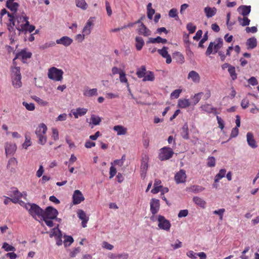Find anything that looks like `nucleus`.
I'll return each instance as SVG.
<instances>
[{"label": "nucleus", "instance_id": "1", "mask_svg": "<svg viewBox=\"0 0 259 259\" xmlns=\"http://www.w3.org/2000/svg\"><path fill=\"white\" fill-rule=\"evenodd\" d=\"M15 17L16 29L19 31V34L21 33H27V26L29 25L28 17L24 13L20 16L16 15Z\"/></svg>", "mask_w": 259, "mask_h": 259}, {"label": "nucleus", "instance_id": "2", "mask_svg": "<svg viewBox=\"0 0 259 259\" xmlns=\"http://www.w3.org/2000/svg\"><path fill=\"white\" fill-rule=\"evenodd\" d=\"M48 128L45 124L40 123L35 130V134L38 139V143L44 145L47 142L46 135Z\"/></svg>", "mask_w": 259, "mask_h": 259}, {"label": "nucleus", "instance_id": "3", "mask_svg": "<svg viewBox=\"0 0 259 259\" xmlns=\"http://www.w3.org/2000/svg\"><path fill=\"white\" fill-rule=\"evenodd\" d=\"M223 40L221 38L216 39L214 42H210L207 47L205 55L209 56L211 54H215L223 47Z\"/></svg>", "mask_w": 259, "mask_h": 259}, {"label": "nucleus", "instance_id": "4", "mask_svg": "<svg viewBox=\"0 0 259 259\" xmlns=\"http://www.w3.org/2000/svg\"><path fill=\"white\" fill-rule=\"evenodd\" d=\"M63 74L64 72L62 69L55 67H52L48 70V76L50 79L59 81L63 79Z\"/></svg>", "mask_w": 259, "mask_h": 259}, {"label": "nucleus", "instance_id": "5", "mask_svg": "<svg viewBox=\"0 0 259 259\" xmlns=\"http://www.w3.org/2000/svg\"><path fill=\"white\" fill-rule=\"evenodd\" d=\"M29 207L25 205V208L28 211L29 214L33 218H41L43 209L38 205L34 203H28Z\"/></svg>", "mask_w": 259, "mask_h": 259}, {"label": "nucleus", "instance_id": "6", "mask_svg": "<svg viewBox=\"0 0 259 259\" xmlns=\"http://www.w3.org/2000/svg\"><path fill=\"white\" fill-rule=\"evenodd\" d=\"M174 154L173 150L168 147H164L160 149L159 159L161 161L166 160L171 158Z\"/></svg>", "mask_w": 259, "mask_h": 259}, {"label": "nucleus", "instance_id": "7", "mask_svg": "<svg viewBox=\"0 0 259 259\" xmlns=\"http://www.w3.org/2000/svg\"><path fill=\"white\" fill-rule=\"evenodd\" d=\"M58 214V210L56 208L52 206H48L45 210H43L41 218L57 219Z\"/></svg>", "mask_w": 259, "mask_h": 259}, {"label": "nucleus", "instance_id": "8", "mask_svg": "<svg viewBox=\"0 0 259 259\" xmlns=\"http://www.w3.org/2000/svg\"><path fill=\"white\" fill-rule=\"evenodd\" d=\"M158 226L161 229L166 231H169L171 227L170 222L161 215H158L157 217Z\"/></svg>", "mask_w": 259, "mask_h": 259}, {"label": "nucleus", "instance_id": "9", "mask_svg": "<svg viewBox=\"0 0 259 259\" xmlns=\"http://www.w3.org/2000/svg\"><path fill=\"white\" fill-rule=\"evenodd\" d=\"M31 56L32 53L27 51V49H23L16 54L15 57L13 60V63L15 64V60L19 58L21 59L23 62L25 63V60L27 59L30 58Z\"/></svg>", "mask_w": 259, "mask_h": 259}, {"label": "nucleus", "instance_id": "10", "mask_svg": "<svg viewBox=\"0 0 259 259\" xmlns=\"http://www.w3.org/2000/svg\"><path fill=\"white\" fill-rule=\"evenodd\" d=\"M84 197L80 190H76L72 195V203L74 205L80 204L83 201Z\"/></svg>", "mask_w": 259, "mask_h": 259}, {"label": "nucleus", "instance_id": "11", "mask_svg": "<svg viewBox=\"0 0 259 259\" xmlns=\"http://www.w3.org/2000/svg\"><path fill=\"white\" fill-rule=\"evenodd\" d=\"M160 208V203L158 199L152 198L150 201V211L153 215L156 214Z\"/></svg>", "mask_w": 259, "mask_h": 259}, {"label": "nucleus", "instance_id": "12", "mask_svg": "<svg viewBox=\"0 0 259 259\" xmlns=\"http://www.w3.org/2000/svg\"><path fill=\"white\" fill-rule=\"evenodd\" d=\"M187 175L185 170L181 169L175 176V180L177 184L183 183L186 182Z\"/></svg>", "mask_w": 259, "mask_h": 259}, {"label": "nucleus", "instance_id": "13", "mask_svg": "<svg viewBox=\"0 0 259 259\" xmlns=\"http://www.w3.org/2000/svg\"><path fill=\"white\" fill-rule=\"evenodd\" d=\"M94 17H90L83 27L82 33L86 34V35H89L91 32V30L94 24Z\"/></svg>", "mask_w": 259, "mask_h": 259}, {"label": "nucleus", "instance_id": "14", "mask_svg": "<svg viewBox=\"0 0 259 259\" xmlns=\"http://www.w3.org/2000/svg\"><path fill=\"white\" fill-rule=\"evenodd\" d=\"M9 23L7 24V27L10 33H15L14 26L16 27L15 20L14 14L8 13Z\"/></svg>", "mask_w": 259, "mask_h": 259}, {"label": "nucleus", "instance_id": "15", "mask_svg": "<svg viewBox=\"0 0 259 259\" xmlns=\"http://www.w3.org/2000/svg\"><path fill=\"white\" fill-rule=\"evenodd\" d=\"M11 193L10 196L12 197L11 199V201L15 204L19 202V200H20L23 195V194L17 189H15V190L12 191Z\"/></svg>", "mask_w": 259, "mask_h": 259}, {"label": "nucleus", "instance_id": "16", "mask_svg": "<svg viewBox=\"0 0 259 259\" xmlns=\"http://www.w3.org/2000/svg\"><path fill=\"white\" fill-rule=\"evenodd\" d=\"M167 50V47H163L161 49L157 50V52L162 57L166 58L167 64H170L171 62V58L170 55L168 54Z\"/></svg>", "mask_w": 259, "mask_h": 259}, {"label": "nucleus", "instance_id": "17", "mask_svg": "<svg viewBox=\"0 0 259 259\" xmlns=\"http://www.w3.org/2000/svg\"><path fill=\"white\" fill-rule=\"evenodd\" d=\"M73 42V39L67 36H64L56 40L57 44L62 45L65 47L69 46Z\"/></svg>", "mask_w": 259, "mask_h": 259}, {"label": "nucleus", "instance_id": "18", "mask_svg": "<svg viewBox=\"0 0 259 259\" xmlns=\"http://www.w3.org/2000/svg\"><path fill=\"white\" fill-rule=\"evenodd\" d=\"M137 31L139 34L143 35L144 36H148L151 33V31L143 23H141Z\"/></svg>", "mask_w": 259, "mask_h": 259}, {"label": "nucleus", "instance_id": "19", "mask_svg": "<svg viewBox=\"0 0 259 259\" xmlns=\"http://www.w3.org/2000/svg\"><path fill=\"white\" fill-rule=\"evenodd\" d=\"M77 215L79 219L82 221L81 225L82 227H86L89 218L87 217L85 212L82 209H79L77 211Z\"/></svg>", "mask_w": 259, "mask_h": 259}, {"label": "nucleus", "instance_id": "20", "mask_svg": "<svg viewBox=\"0 0 259 259\" xmlns=\"http://www.w3.org/2000/svg\"><path fill=\"white\" fill-rule=\"evenodd\" d=\"M17 147L15 144L7 143L5 145V152L7 155H13L15 152Z\"/></svg>", "mask_w": 259, "mask_h": 259}, {"label": "nucleus", "instance_id": "21", "mask_svg": "<svg viewBox=\"0 0 259 259\" xmlns=\"http://www.w3.org/2000/svg\"><path fill=\"white\" fill-rule=\"evenodd\" d=\"M56 228L53 229V233L50 235V237L54 236L56 237V244L58 246H60L62 244V234L61 231L59 229H57L58 233L56 232Z\"/></svg>", "mask_w": 259, "mask_h": 259}, {"label": "nucleus", "instance_id": "22", "mask_svg": "<svg viewBox=\"0 0 259 259\" xmlns=\"http://www.w3.org/2000/svg\"><path fill=\"white\" fill-rule=\"evenodd\" d=\"M188 79H190L194 83H198L200 81L199 74L196 71L194 70L189 72L188 75Z\"/></svg>", "mask_w": 259, "mask_h": 259}, {"label": "nucleus", "instance_id": "23", "mask_svg": "<svg viewBox=\"0 0 259 259\" xmlns=\"http://www.w3.org/2000/svg\"><path fill=\"white\" fill-rule=\"evenodd\" d=\"M14 0H8L6 3V7L14 13H16L19 5L14 2Z\"/></svg>", "mask_w": 259, "mask_h": 259}, {"label": "nucleus", "instance_id": "24", "mask_svg": "<svg viewBox=\"0 0 259 259\" xmlns=\"http://www.w3.org/2000/svg\"><path fill=\"white\" fill-rule=\"evenodd\" d=\"M88 111V109L83 108H77L75 110H72L71 113L75 118H78V116H81L85 115Z\"/></svg>", "mask_w": 259, "mask_h": 259}, {"label": "nucleus", "instance_id": "25", "mask_svg": "<svg viewBox=\"0 0 259 259\" xmlns=\"http://www.w3.org/2000/svg\"><path fill=\"white\" fill-rule=\"evenodd\" d=\"M247 142L249 146L252 148L257 147L256 141L254 139L253 134L251 133H247L246 135Z\"/></svg>", "mask_w": 259, "mask_h": 259}, {"label": "nucleus", "instance_id": "26", "mask_svg": "<svg viewBox=\"0 0 259 259\" xmlns=\"http://www.w3.org/2000/svg\"><path fill=\"white\" fill-rule=\"evenodd\" d=\"M202 110L207 113H213L214 114L217 115L218 114L217 112V109L213 107L211 105L206 104L202 105L201 107Z\"/></svg>", "mask_w": 259, "mask_h": 259}, {"label": "nucleus", "instance_id": "27", "mask_svg": "<svg viewBox=\"0 0 259 259\" xmlns=\"http://www.w3.org/2000/svg\"><path fill=\"white\" fill-rule=\"evenodd\" d=\"M204 11L207 18L212 17L215 15L217 13V9L214 7L211 8L207 7L204 8Z\"/></svg>", "mask_w": 259, "mask_h": 259}, {"label": "nucleus", "instance_id": "28", "mask_svg": "<svg viewBox=\"0 0 259 259\" xmlns=\"http://www.w3.org/2000/svg\"><path fill=\"white\" fill-rule=\"evenodd\" d=\"M136 44L135 47L137 51L142 50L143 46L144 45V41L143 38L141 36H136L135 38Z\"/></svg>", "mask_w": 259, "mask_h": 259}, {"label": "nucleus", "instance_id": "29", "mask_svg": "<svg viewBox=\"0 0 259 259\" xmlns=\"http://www.w3.org/2000/svg\"><path fill=\"white\" fill-rule=\"evenodd\" d=\"M113 130L117 132V135H124L127 133V128L120 125L114 126Z\"/></svg>", "mask_w": 259, "mask_h": 259}, {"label": "nucleus", "instance_id": "30", "mask_svg": "<svg viewBox=\"0 0 259 259\" xmlns=\"http://www.w3.org/2000/svg\"><path fill=\"white\" fill-rule=\"evenodd\" d=\"M97 95V89L95 88L90 90L87 89L83 91V95L85 97H91Z\"/></svg>", "mask_w": 259, "mask_h": 259}, {"label": "nucleus", "instance_id": "31", "mask_svg": "<svg viewBox=\"0 0 259 259\" xmlns=\"http://www.w3.org/2000/svg\"><path fill=\"white\" fill-rule=\"evenodd\" d=\"M148 42L152 44L161 43L164 44L167 42V40L165 38H163L160 36H157L156 38H149Z\"/></svg>", "mask_w": 259, "mask_h": 259}, {"label": "nucleus", "instance_id": "32", "mask_svg": "<svg viewBox=\"0 0 259 259\" xmlns=\"http://www.w3.org/2000/svg\"><path fill=\"white\" fill-rule=\"evenodd\" d=\"M190 105V103L188 99H179L178 100V106L181 108H185L189 107Z\"/></svg>", "mask_w": 259, "mask_h": 259}, {"label": "nucleus", "instance_id": "33", "mask_svg": "<svg viewBox=\"0 0 259 259\" xmlns=\"http://www.w3.org/2000/svg\"><path fill=\"white\" fill-rule=\"evenodd\" d=\"M173 58L176 60V62L182 64L184 62V57L180 52H177L173 54Z\"/></svg>", "mask_w": 259, "mask_h": 259}, {"label": "nucleus", "instance_id": "34", "mask_svg": "<svg viewBox=\"0 0 259 259\" xmlns=\"http://www.w3.org/2000/svg\"><path fill=\"white\" fill-rule=\"evenodd\" d=\"M246 44L248 49H254L257 45L256 39L254 37L249 38L247 40Z\"/></svg>", "mask_w": 259, "mask_h": 259}, {"label": "nucleus", "instance_id": "35", "mask_svg": "<svg viewBox=\"0 0 259 259\" xmlns=\"http://www.w3.org/2000/svg\"><path fill=\"white\" fill-rule=\"evenodd\" d=\"M240 9L242 10L241 15L243 16H246L251 11V7L250 6H241L238 8V10Z\"/></svg>", "mask_w": 259, "mask_h": 259}, {"label": "nucleus", "instance_id": "36", "mask_svg": "<svg viewBox=\"0 0 259 259\" xmlns=\"http://www.w3.org/2000/svg\"><path fill=\"white\" fill-rule=\"evenodd\" d=\"M146 74V69L145 66H142L140 68H138L136 72V75L139 78L144 77Z\"/></svg>", "mask_w": 259, "mask_h": 259}, {"label": "nucleus", "instance_id": "37", "mask_svg": "<svg viewBox=\"0 0 259 259\" xmlns=\"http://www.w3.org/2000/svg\"><path fill=\"white\" fill-rule=\"evenodd\" d=\"M226 174V170L225 169H220L219 173L214 177V183H218L221 179L225 177Z\"/></svg>", "mask_w": 259, "mask_h": 259}, {"label": "nucleus", "instance_id": "38", "mask_svg": "<svg viewBox=\"0 0 259 259\" xmlns=\"http://www.w3.org/2000/svg\"><path fill=\"white\" fill-rule=\"evenodd\" d=\"M12 84L14 88H19L22 85L21 77H12Z\"/></svg>", "mask_w": 259, "mask_h": 259}, {"label": "nucleus", "instance_id": "39", "mask_svg": "<svg viewBox=\"0 0 259 259\" xmlns=\"http://www.w3.org/2000/svg\"><path fill=\"white\" fill-rule=\"evenodd\" d=\"M193 201L198 205L204 208L206 204L205 201L202 198L199 197H194L193 198Z\"/></svg>", "mask_w": 259, "mask_h": 259}, {"label": "nucleus", "instance_id": "40", "mask_svg": "<svg viewBox=\"0 0 259 259\" xmlns=\"http://www.w3.org/2000/svg\"><path fill=\"white\" fill-rule=\"evenodd\" d=\"M63 243L65 247L69 246L74 241V239L71 236L64 235Z\"/></svg>", "mask_w": 259, "mask_h": 259}, {"label": "nucleus", "instance_id": "41", "mask_svg": "<svg viewBox=\"0 0 259 259\" xmlns=\"http://www.w3.org/2000/svg\"><path fill=\"white\" fill-rule=\"evenodd\" d=\"M228 71L230 74V75L233 80H235L237 78V74L236 73L235 67L233 66H230Z\"/></svg>", "mask_w": 259, "mask_h": 259}, {"label": "nucleus", "instance_id": "42", "mask_svg": "<svg viewBox=\"0 0 259 259\" xmlns=\"http://www.w3.org/2000/svg\"><path fill=\"white\" fill-rule=\"evenodd\" d=\"M75 2L77 7L82 10H86L87 9L88 5L85 0H75Z\"/></svg>", "mask_w": 259, "mask_h": 259}, {"label": "nucleus", "instance_id": "43", "mask_svg": "<svg viewBox=\"0 0 259 259\" xmlns=\"http://www.w3.org/2000/svg\"><path fill=\"white\" fill-rule=\"evenodd\" d=\"M189 191H191L194 193H198L203 191L204 190V188L197 185H193L188 188Z\"/></svg>", "mask_w": 259, "mask_h": 259}, {"label": "nucleus", "instance_id": "44", "mask_svg": "<svg viewBox=\"0 0 259 259\" xmlns=\"http://www.w3.org/2000/svg\"><path fill=\"white\" fill-rule=\"evenodd\" d=\"M155 76L154 73L152 71L147 72V74L145 75V77L143 79V81H152L154 80Z\"/></svg>", "mask_w": 259, "mask_h": 259}, {"label": "nucleus", "instance_id": "45", "mask_svg": "<svg viewBox=\"0 0 259 259\" xmlns=\"http://www.w3.org/2000/svg\"><path fill=\"white\" fill-rule=\"evenodd\" d=\"M155 13V10L152 8L151 3H149L147 5V17L151 20L153 18V16Z\"/></svg>", "mask_w": 259, "mask_h": 259}, {"label": "nucleus", "instance_id": "46", "mask_svg": "<svg viewBox=\"0 0 259 259\" xmlns=\"http://www.w3.org/2000/svg\"><path fill=\"white\" fill-rule=\"evenodd\" d=\"M238 20L240 24L242 26L249 25L250 21V20L246 16H244L243 18L238 17Z\"/></svg>", "mask_w": 259, "mask_h": 259}, {"label": "nucleus", "instance_id": "47", "mask_svg": "<svg viewBox=\"0 0 259 259\" xmlns=\"http://www.w3.org/2000/svg\"><path fill=\"white\" fill-rule=\"evenodd\" d=\"M12 77H21L19 67L15 66L12 68Z\"/></svg>", "mask_w": 259, "mask_h": 259}, {"label": "nucleus", "instance_id": "48", "mask_svg": "<svg viewBox=\"0 0 259 259\" xmlns=\"http://www.w3.org/2000/svg\"><path fill=\"white\" fill-rule=\"evenodd\" d=\"M2 248L4 249L6 251H15L16 248L12 245H10L7 242H4L3 244Z\"/></svg>", "mask_w": 259, "mask_h": 259}, {"label": "nucleus", "instance_id": "49", "mask_svg": "<svg viewBox=\"0 0 259 259\" xmlns=\"http://www.w3.org/2000/svg\"><path fill=\"white\" fill-rule=\"evenodd\" d=\"M182 136L185 139H188L189 138V132H188V127L187 124H185L182 127Z\"/></svg>", "mask_w": 259, "mask_h": 259}, {"label": "nucleus", "instance_id": "50", "mask_svg": "<svg viewBox=\"0 0 259 259\" xmlns=\"http://www.w3.org/2000/svg\"><path fill=\"white\" fill-rule=\"evenodd\" d=\"M90 119L92 121V123L94 125H99L101 121V119L100 117L97 116L94 114L91 115Z\"/></svg>", "mask_w": 259, "mask_h": 259}, {"label": "nucleus", "instance_id": "51", "mask_svg": "<svg viewBox=\"0 0 259 259\" xmlns=\"http://www.w3.org/2000/svg\"><path fill=\"white\" fill-rule=\"evenodd\" d=\"M148 168V159L147 158H143L142 160V163L140 167V170L144 171H147Z\"/></svg>", "mask_w": 259, "mask_h": 259}, {"label": "nucleus", "instance_id": "52", "mask_svg": "<svg viewBox=\"0 0 259 259\" xmlns=\"http://www.w3.org/2000/svg\"><path fill=\"white\" fill-rule=\"evenodd\" d=\"M22 104L29 111H33L35 109V105L32 103H28L26 102H23Z\"/></svg>", "mask_w": 259, "mask_h": 259}, {"label": "nucleus", "instance_id": "53", "mask_svg": "<svg viewBox=\"0 0 259 259\" xmlns=\"http://www.w3.org/2000/svg\"><path fill=\"white\" fill-rule=\"evenodd\" d=\"M207 165L208 167H214L215 165V159L214 157L211 156L207 158Z\"/></svg>", "mask_w": 259, "mask_h": 259}, {"label": "nucleus", "instance_id": "54", "mask_svg": "<svg viewBox=\"0 0 259 259\" xmlns=\"http://www.w3.org/2000/svg\"><path fill=\"white\" fill-rule=\"evenodd\" d=\"M32 98L35 101H36L39 105H41L42 106H47L48 104V103L47 101L42 100L41 99L37 96H35Z\"/></svg>", "mask_w": 259, "mask_h": 259}, {"label": "nucleus", "instance_id": "55", "mask_svg": "<svg viewBox=\"0 0 259 259\" xmlns=\"http://www.w3.org/2000/svg\"><path fill=\"white\" fill-rule=\"evenodd\" d=\"M208 39V32L206 31L204 35L203 38L200 40V41L199 42L198 47L200 48H203L204 46L203 44Z\"/></svg>", "mask_w": 259, "mask_h": 259}, {"label": "nucleus", "instance_id": "56", "mask_svg": "<svg viewBox=\"0 0 259 259\" xmlns=\"http://www.w3.org/2000/svg\"><path fill=\"white\" fill-rule=\"evenodd\" d=\"M119 79L120 82L126 83H127V86H128V83L125 76V73L122 71H121L119 72Z\"/></svg>", "mask_w": 259, "mask_h": 259}, {"label": "nucleus", "instance_id": "57", "mask_svg": "<svg viewBox=\"0 0 259 259\" xmlns=\"http://www.w3.org/2000/svg\"><path fill=\"white\" fill-rule=\"evenodd\" d=\"M169 16L171 18H175L177 20L179 17L178 16V11L176 9H172L169 12Z\"/></svg>", "mask_w": 259, "mask_h": 259}, {"label": "nucleus", "instance_id": "58", "mask_svg": "<svg viewBox=\"0 0 259 259\" xmlns=\"http://www.w3.org/2000/svg\"><path fill=\"white\" fill-rule=\"evenodd\" d=\"M181 92L182 90L181 89L175 90L171 93L170 97L171 98L177 99L179 97Z\"/></svg>", "mask_w": 259, "mask_h": 259}, {"label": "nucleus", "instance_id": "59", "mask_svg": "<svg viewBox=\"0 0 259 259\" xmlns=\"http://www.w3.org/2000/svg\"><path fill=\"white\" fill-rule=\"evenodd\" d=\"M187 28L190 33H193L196 29V27L192 23H189L187 25Z\"/></svg>", "mask_w": 259, "mask_h": 259}, {"label": "nucleus", "instance_id": "60", "mask_svg": "<svg viewBox=\"0 0 259 259\" xmlns=\"http://www.w3.org/2000/svg\"><path fill=\"white\" fill-rule=\"evenodd\" d=\"M52 138L55 140L59 139V132L57 128H52Z\"/></svg>", "mask_w": 259, "mask_h": 259}, {"label": "nucleus", "instance_id": "61", "mask_svg": "<svg viewBox=\"0 0 259 259\" xmlns=\"http://www.w3.org/2000/svg\"><path fill=\"white\" fill-rule=\"evenodd\" d=\"M80 251V248L79 247L74 248L70 253V256L74 257L75 255Z\"/></svg>", "mask_w": 259, "mask_h": 259}, {"label": "nucleus", "instance_id": "62", "mask_svg": "<svg viewBox=\"0 0 259 259\" xmlns=\"http://www.w3.org/2000/svg\"><path fill=\"white\" fill-rule=\"evenodd\" d=\"M225 211V209L224 208H221V209H219L217 210H214L213 211V213L219 215L220 217V220H222L223 219V214Z\"/></svg>", "mask_w": 259, "mask_h": 259}, {"label": "nucleus", "instance_id": "63", "mask_svg": "<svg viewBox=\"0 0 259 259\" xmlns=\"http://www.w3.org/2000/svg\"><path fill=\"white\" fill-rule=\"evenodd\" d=\"M188 214V210L187 209L181 210L178 215L179 218L186 217Z\"/></svg>", "mask_w": 259, "mask_h": 259}, {"label": "nucleus", "instance_id": "64", "mask_svg": "<svg viewBox=\"0 0 259 259\" xmlns=\"http://www.w3.org/2000/svg\"><path fill=\"white\" fill-rule=\"evenodd\" d=\"M238 133H239L238 127H234L231 131L230 137L231 138L236 137L238 135Z\"/></svg>", "mask_w": 259, "mask_h": 259}]
</instances>
